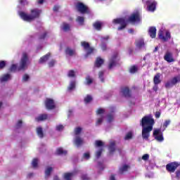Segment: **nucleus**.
Returning <instances> with one entry per match:
<instances>
[{"label": "nucleus", "instance_id": "1", "mask_svg": "<svg viewBox=\"0 0 180 180\" xmlns=\"http://www.w3.org/2000/svg\"><path fill=\"white\" fill-rule=\"evenodd\" d=\"M155 124V120L151 114L145 115L141 120L140 125L142 127V139L143 140H148L150 138V133L153 131V127Z\"/></svg>", "mask_w": 180, "mask_h": 180}, {"label": "nucleus", "instance_id": "2", "mask_svg": "<svg viewBox=\"0 0 180 180\" xmlns=\"http://www.w3.org/2000/svg\"><path fill=\"white\" fill-rule=\"evenodd\" d=\"M112 22L113 23H115V25H120V26L118 27L117 30H123V29H126L129 23H136V13H134L128 18H116V19H114Z\"/></svg>", "mask_w": 180, "mask_h": 180}, {"label": "nucleus", "instance_id": "3", "mask_svg": "<svg viewBox=\"0 0 180 180\" xmlns=\"http://www.w3.org/2000/svg\"><path fill=\"white\" fill-rule=\"evenodd\" d=\"M20 16L22 20L25 22H33V20L36 19H39L40 18V15H41V10L39 8H33L30 11V14H27L23 11L20 12Z\"/></svg>", "mask_w": 180, "mask_h": 180}, {"label": "nucleus", "instance_id": "4", "mask_svg": "<svg viewBox=\"0 0 180 180\" xmlns=\"http://www.w3.org/2000/svg\"><path fill=\"white\" fill-rule=\"evenodd\" d=\"M29 56H27V53H23L20 61L19 67L15 64H13L9 68V71L11 72H16V71H25V70H27Z\"/></svg>", "mask_w": 180, "mask_h": 180}, {"label": "nucleus", "instance_id": "5", "mask_svg": "<svg viewBox=\"0 0 180 180\" xmlns=\"http://www.w3.org/2000/svg\"><path fill=\"white\" fill-rule=\"evenodd\" d=\"M179 167H180L179 162H172L166 165V170L169 174H174L178 169Z\"/></svg>", "mask_w": 180, "mask_h": 180}, {"label": "nucleus", "instance_id": "6", "mask_svg": "<svg viewBox=\"0 0 180 180\" xmlns=\"http://www.w3.org/2000/svg\"><path fill=\"white\" fill-rule=\"evenodd\" d=\"M146 5L147 6V11L148 12H154L157 8V1L155 0H147Z\"/></svg>", "mask_w": 180, "mask_h": 180}, {"label": "nucleus", "instance_id": "7", "mask_svg": "<svg viewBox=\"0 0 180 180\" xmlns=\"http://www.w3.org/2000/svg\"><path fill=\"white\" fill-rule=\"evenodd\" d=\"M76 8L80 13H88L89 12L88 6H85L82 2H78L76 5Z\"/></svg>", "mask_w": 180, "mask_h": 180}, {"label": "nucleus", "instance_id": "8", "mask_svg": "<svg viewBox=\"0 0 180 180\" xmlns=\"http://www.w3.org/2000/svg\"><path fill=\"white\" fill-rule=\"evenodd\" d=\"M81 46L84 49V50H87L86 56H90V54H92L95 50L94 47H91L89 43L85 41L81 42Z\"/></svg>", "mask_w": 180, "mask_h": 180}, {"label": "nucleus", "instance_id": "9", "mask_svg": "<svg viewBox=\"0 0 180 180\" xmlns=\"http://www.w3.org/2000/svg\"><path fill=\"white\" fill-rule=\"evenodd\" d=\"M45 106L48 110H53L56 108V103L53 98H46L45 101Z\"/></svg>", "mask_w": 180, "mask_h": 180}, {"label": "nucleus", "instance_id": "10", "mask_svg": "<svg viewBox=\"0 0 180 180\" xmlns=\"http://www.w3.org/2000/svg\"><path fill=\"white\" fill-rule=\"evenodd\" d=\"M153 136L155 139L158 141H164V136H162V132L160 129H157L153 131Z\"/></svg>", "mask_w": 180, "mask_h": 180}, {"label": "nucleus", "instance_id": "11", "mask_svg": "<svg viewBox=\"0 0 180 180\" xmlns=\"http://www.w3.org/2000/svg\"><path fill=\"white\" fill-rule=\"evenodd\" d=\"M158 37L159 39L162 41H168L169 39H171V32L167 31L165 33V36H164L162 31H160L158 33Z\"/></svg>", "mask_w": 180, "mask_h": 180}, {"label": "nucleus", "instance_id": "12", "mask_svg": "<svg viewBox=\"0 0 180 180\" xmlns=\"http://www.w3.org/2000/svg\"><path fill=\"white\" fill-rule=\"evenodd\" d=\"M121 92H122L123 96H124V98H131V91L127 86L122 87L121 89Z\"/></svg>", "mask_w": 180, "mask_h": 180}, {"label": "nucleus", "instance_id": "13", "mask_svg": "<svg viewBox=\"0 0 180 180\" xmlns=\"http://www.w3.org/2000/svg\"><path fill=\"white\" fill-rule=\"evenodd\" d=\"M148 33L151 39L157 37V28L155 27H150Z\"/></svg>", "mask_w": 180, "mask_h": 180}, {"label": "nucleus", "instance_id": "14", "mask_svg": "<svg viewBox=\"0 0 180 180\" xmlns=\"http://www.w3.org/2000/svg\"><path fill=\"white\" fill-rule=\"evenodd\" d=\"M116 58H117V53H115L112 56L111 59L110 60V64L108 65L109 70H112L113 67H115L116 65Z\"/></svg>", "mask_w": 180, "mask_h": 180}, {"label": "nucleus", "instance_id": "15", "mask_svg": "<svg viewBox=\"0 0 180 180\" xmlns=\"http://www.w3.org/2000/svg\"><path fill=\"white\" fill-rule=\"evenodd\" d=\"M164 60L167 63H174L175 59L172 57V53L171 52H167L164 56Z\"/></svg>", "mask_w": 180, "mask_h": 180}, {"label": "nucleus", "instance_id": "16", "mask_svg": "<svg viewBox=\"0 0 180 180\" xmlns=\"http://www.w3.org/2000/svg\"><path fill=\"white\" fill-rule=\"evenodd\" d=\"M143 21V16L139 11L136 12V26H140Z\"/></svg>", "mask_w": 180, "mask_h": 180}, {"label": "nucleus", "instance_id": "17", "mask_svg": "<svg viewBox=\"0 0 180 180\" xmlns=\"http://www.w3.org/2000/svg\"><path fill=\"white\" fill-rule=\"evenodd\" d=\"M130 168L129 165H123L122 167H120L119 168V174H120V175H123V174H124V172H127V171H129Z\"/></svg>", "mask_w": 180, "mask_h": 180}, {"label": "nucleus", "instance_id": "18", "mask_svg": "<svg viewBox=\"0 0 180 180\" xmlns=\"http://www.w3.org/2000/svg\"><path fill=\"white\" fill-rule=\"evenodd\" d=\"M103 63H105V60H103V59H102L101 57H97L94 65L95 67H96V68H101Z\"/></svg>", "mask_w": 180, "mask_h": 180}, {"label": "nucleus", "instance_id": "19", "mask_svg": "<svg viewBox=\"0 0 180 180\" xmlns=\"http://www.w3.org/2000/svg\"><path fill=\"white\" fill-rule=\"evenodd\" d=\"M161 73H157L153 77L154 85H158L161 84Z\"/></svg>", "mask_w": 180, "mask_h": 180}, {"label": "nucleus", "instance_id": "20", "mask_svg": "<svg viewBox=\"0 0 180 180\" xmlns=\"http://www.w3.org/2000/svg\"><path fill=\"white\" fill-rule=\"evenodd\" d=\"M108 150L110 151V153L112 154L116 151V142L115 141H111L110 143V145L108 146Z\"/></svg>", "mask_w": 180, "mask_h": 180}, {"label": "nucleus", "instance_id": "21", "mask_svg": "<svg viewBox=\"0 0 180 180\" xmlns=\"http://www.w3.org/2000/svg\"><path fill=\"white\" fill-rule=\"evenodd\" d=\"M49 115L47 114H41L35 118L36 122H43L47 120Z\"/></svg>", "mask_w": 180, "mask_h": 180}, {"label": "nucleus", "instance_id": "22", "mask_svg": "<svg viewBox=\"0 0 180 180\" xmlns=\"http://www.w3.org/2000/svg\"><path fill=\"white\" fill-rule=\"evenodd\" d=\"M51 56V53H48L45 56L40 58L39 63L43 64V63H46V61H49V59L50 58Z\"/></svg>", "mask_w": 180, "mask_h": 180}, {"label": "nucleus", "instance_id": "23", "mask_svg": "<svg viewBox=\"0 0 180 180\" xmlns=\"http://www.w3.org/2000/svg\"><path fill=\"white\" fill-rule=\"evenodd\" d=\"M51 172H53V167H48L45 169V179H49L50 175H51Z\"/></svg>", "mask_w": 180, "mask_h": 180}, {"label": "nucleus", "instance_id": "24", "mask_svg": "<svg viewBox=\"0 0 180 180\" xmlns=\"http://www.w3.org/2000/svg\"><path fill=\"white\" fill-rule=\"evenodd\" d=\"M65 54L70 56V57H72V56H75V50L68 47L65 49Z\"/></svg>", "mask_w": 180, "mask_h": 180}, {"label": "nucleus", "instance_id": "25", "mask_svg": "<svg viewBox=\"0 0 180 180\" xmlns=\"http://www.w3.org/2000/svg\"><path fill=\"white\" fill-rule=\"evenodd\" d=\"M84 143V141L81 137L77 136L75 141V143L77 146V147H79L80 146H82V143Z\"/></svg>", "mask_w": 180, "mask_h": 180}, {"label": "nucleus", "instance_id": "26", "mask_svg": "<svg viewBox=\"0 0 180 180\" xmlns=\"http://www.w3.org/2000/svg\"><path fill=\"white\" fill-rule=\"evenodd\" d=\"M37 134L40 139H43L44 137V133L43 132V128L38 127L37 128Z\"/></svg>", "mask_w": 180, "mask_h": 180}, {"label": "nucleus", "instance_id": "27", "mask_svg": "<svg viewBox=\"0 0 180 180\" xmlns=\"http://www.w3.org/2000/svg\"><path fill=\"white\" fill-rule=\"evenodd\" d=\"M62 29L64 32H70L71 30V26L67 22H63Z\"/></svg>", "mask_w": 180, "mask_h": 180}, {"label": "nucleus", "instance_id": "28", "mask_svg": "<svg viewBox=\"0 0 180 180\" xmlns=\"http://www.w3.org/2000/svg\"><path fill=\"white\" fill-rule=\"evenodd\" d=\"M93 26L96 30H102V22L99 21H96L93 24Z\"/></svg>", "mask_w": 180, "mask_h": 180}, {"label": "nucleus", "instance_id": "29", "mask_svg": "<svg viewBox=\"0 0 180 180\" xmlns=\"http://www.w3.org/2000/svg\"><path fill=\"white\" fill-rule=\"evenodd\" d=\"M57 155H67V150H64L63 148H59L56 150Z\"/></svg>", "mask_w": 180, "mask_h": 180}, {"label": "nucleus", "instance_id": "30", "mask_svg": "<svg viewBox=\"0 0 180 180\" xmlns=\"http://www.w3.org/2000/svg\"><path fill=\"white\" fill-rule=\"evenodd\" d=\"M170 81H172V84H173V86L176 85V84L180 82V75L173 77Z\"/></svg>", "mask_w": 180, "mask_h": 180}, {"label": "nucleus", "instance_id": "31", "mask_svg": "<svg viewBox=\"0 0 180 180\" xmlns=\"http://www.w3.org/2000/svg\"><path fill=\"white\" fill-rule=\"evenodd\" d=\"M10 78H11V75H9V74L4 75L0 78V82H5L8 81V79H9Z\"/></svg>", "mask_w": 180, "mask_h": 180}, {"label": "nucleus", "instance_id": "32", "mask_svg": "<svg viewBox=\"0 0 180 180\" xmlns=\"http://www.w3.org/2000/svg\"><path fill=\"white\" fill-rule=\"evenodd\" d=\"M145 44H146L144 43V39H141L137 41L136 47H138L139 49H143V47H144Z\"/></svg>", "mask_w": 180, "mask_h": 180}, {"label": "nucleus", "instance_id": "33", "mask_svg": "<svg viewBox=\"0 0 180 180\" xmlns=\"http://www.w3.org/2000/svg\"><path fill=\"white\" fill-rule=\"evenodd\" d=\"M94 82V79L91 76L88 75L86 77V82H84L85 85H91Z\"/></svg>", "mask_w": 180, "mask_h": 180}, {"label": "nucleus", "instance_id": "34", "mask_svg": "<svg viewBox=\"0 0 180 180\" xmlns=\"http://www.w3.org/2000/svg\"><path fill=\"white\" fill-rule=\"evenodd\" d=\"M76 22L82 26L84 25V22H85V18H84L82 16H78L76 19Z\"/></svg>", "mask_w": 180, "mask_h": 180}, {"label": "nucleus", "instance_id": "35", "mask_svg": "<svg viewBox=\"0 0 180 180\" xmlns=\"http://www.w3.org/2000/svg\"><path fill=\"white\" fill-rule=\"evenodd\" d=\"M74 175L73 173L66 172L64 174V179L65 180H71V177Z\"/></svg>", "mask_w": 180, "mask_h": 180}, {"label": "nucleus", "instance_id": "36", "mask_svg": "<svg viewBox=\"0 0 180 180\" xmlns=\"http://www.w3.org/2000/svg\"><path fill=\"white\" fill-rule=\"evenodd\" d=\"M68 91H72V89H75V81H72L68 87Z\"/></svg>", "mask_w": 180, "mask_h": 180}, {"label": "nucleus", "instance_id": "37", "mask_svg": "<svg viewBox=\"0 0 180 180\" xmlns=\"http://www.w3.org/2000/svg\"><path fill=\"white\" fill-rule=\"evenodd\" d=\"M172 86H174V84H172V82L170 81H167L165 84V88H167V89L169 88H172Z\"/></svg>", "mask_w": 180, "mask_h": 180}, {"label": "nucleus", "instance_id": "38", "mask_svg": "<svg viewBox=\"0 0 180 180\" xmlns=\"http://www.w3.org/2000/svg\"><path fill=\"white\" fill-rule=\"evenodd\" d=\"M68 77H69V78H75V71L72 70H69L68 73Z\"/></svg>", "mask_w": 180, "mask_h": 180}, {"label": "nucleus", "instance_id": "39", "mask_svg": "<svg viewBox=\"0 0 180 180\" xmlns=\"http://www.w3.org/2000/svg\"><path fill=\"white\" fill-rule=\"evenodd\" d=\"M131 139H133V132L129 131L125 136L124 140H131Z\"/></svg>", "mask_w": 180, "mask_h": 180}, {"label": "nucleus", "instance_id": "40", "mask_svg": "<svg viewBox=\"0 0 180 180\" xmlns=\"http://www.w3.org/2000/svg\"><path fill=\"white\" fill-rule=\"evenodd\" d=\"M39 160L37 158H34L32 162L33 168H37Z\"/></svg>", "mask_w": 180, "mask_h": 180}, {"label": "nucleus", "instance_id": "41", "mask_svg": "<svg viewBox=\"0 0 180 180\" xmlns=\"http://www.w3.org/2000/svg\"><path fill=\"white\" fill-rule=\"evenodd\" d=\"M95 147H103V142L100 140L95 141Z\"/></svg>", "mask_w": 180, "mask_h": 180}, {"label": "nucleus", "instance_id": "42", "mask_svg": "<svg viewBox=\"0 0 180 180\" xmlns=\"http://www.w3.org/2000/svg\"><path fill=\"white\" fill-rule=\"evenodd\" d=\"M105 72L103 71H100L98 72V77L101 79V82H105V79H103V75Z\"/></svg>", "mask_w": 180, "mask_h": 180}, {"label": "nucleus", "instance_id": "43", "mask_svg": "<svg viewBox=\"0 0 180 180\" xmlns=\"http://www.w3.org/2000/svg\"><path fill=\"white\" fill-rule=\"evenodd\" d=\"M92 101V96L87 95L84 98L85 103H89Z\"/></svg>", "mask_w": 180, "mask_h": 180}, {"label": "nucleus", "instance_id": "44", "mask_svg": "<svg viewBox=\"0 0 180 180\" xmlns=\"http://www.w3.org/2000/svg\"><path fill=\"white\" fill-rule=\"evenodd\" d=\"M6 67V61L0 60V70H4Z\"/></svg>", "mask_w": 180, "mask_h": 180}, {"label": "nucleus", "instance_id": "45", "mask_svg": "<svg viewBox=\"0 0 180 180\" xmlns=\"http://www.w3.org/2000/svg\"><path fill=\"white\" fill-rule=\"evenodd\" d=\"M47 34H48L47 32H44L43 34L39 35V40H44V39L47 37Z\"/></svg>", "mask_w": 180, "mask_h": 180}, {"label": "nucleus", "instance_id": "46", "mask_svg": "<svg viewBox=\"0 0 180 180\" xmlns=\"http://www.w3.org/2000/svg\"><path fill=\"white\" fill-rule=\"evenodd\" d=\"M170 123H171V120H165V122L163 123L164 129H167L168 126H169Z\"/></svg>", "mask_w": 180, "mask_h": 180}, {"label": "nucleus", "instance_id": "47", "mask_svg": "<svg viewBox=\"0 0 180 180\" xmlns=\"http://www.w3.org/2000/svg\"><path fill=\"white\" fill-rule=\"evenodd\" d=\"M81 131H82V127H77L75 129V134H76V136H78V134H79V133H81Z\"/></svg>", "mask_w": 180, "mask_h": 180}, {"label": "nucleus", "instance_id": "48", "mask_svg": "<svg viewBox=\"0 0 180 180\" xmlns=\"http://www.w3.org/2000/svg\"><path fill=\"white\" fill-rule=\"evenodd\" d=\"M113 119H114V117H113V115L112 114H108V122L109 123L113 122Z\"/></svg>", "mask_w": 180, "mask_h": 180}, {"label": "nucleus", "instance_id": "49", "mask_svg": "<svg viewBox=\"0 0 180 180\" xmlns=\"http://www.w3.org/2000/svg\"><path fill=\"white\" fill-rule=\"evenodd\" d=\"M102 151H103V149L101 148L96 153V158H99L102 155Z\"/></svg>", "mask_w": 180, "mask_h": 180}, {"label": "nucleus", "instance_id": "50", "mask_svg": "<svg viewBox=\"0 0 180 180\" xmlns=\"http://www.w3.org/2000/svg\"><path fill=\"white\" fill-rule=\"evenodd\" d=\"M175 178L176 179H180V168L179 169H178L177 170H176L175 172Z\"/></svg>", "mask_w": 180, "mask_h": 180}, {"label": "nucleus", "instance_id": "51", "mask_svg": "<svg viewBox=\"0 0 180 180\" xmlns=\"http://www.w3.org/2000/svg\"><path fill=\"white\" fill-rule=\"evenodd\" d=\"M30 78V77L29 76V75L27 74H25L22 77V79L25 82H27V81H29V79Z\"/></svg>", "mask_w": 180, "mask_h": 180}, {"label": "nucleus", "instance_id": "52", "mask_svg": "<svg viewBox=\"0 0 180 180\" xmlns=\"http://www.w3.org/2000/svg\"><path fill=\"white\" fill-rule=\"evenodd\" d=\"M56 64V60H51L49 63L48 65L50 68H51Z\"/></svg>", "mask_w": 180, "mask_h": 180}, {"label": "nucleus", "instance_id": "53", "mask_svg": "<svg viewBox=\"0 0 180 180\" xmlns=\"http://www.w3.org/2000/svg\"><path fill=\"white\" fill-rule=\"evenodd\" d=\"M103 113H105V110L103 108H99L96 111V115H103Z\"/></svg>", "mask_w": 180, "mask_h": 180}, {"label": "nucleus", "instance_id": "54", "mask_svg": "<svg viewBox=\"0 0 180 180\" xmlns=\"http://www.w3.org/2000/svg\"><path fill=\"white\" fill-rule=\"evenodd\" d=\"M64 129V126L63 124H59L56 126L57 131H61V130Z\"/></svg>", "mask_w": 180, "mask_h": 180}, {"label": "nucleus", "instance_id": "55", "mask_svg": "<svg viewBox=\"0 0 180 180\" xmlns=\"http://www.w3.org/2000/svg\"><path fill=\"white\" fill-rule=\"evenodd\" d=\"M83 158H84L85 160H89V158H91V155L89 154V153H85L83 155Z\"/></svg>", "mask_w": 180, "mask_h": 180}, {"label": "nucleus", "instance_id": "56", "mask_svg": "<svg viewBox=\"0 0 180 180\" xmlns=\"http://www.w3.org/2000/svg\"><path fill=\"white\" fill-rule=\"evenodd\" d=\"M129 72L131 74H134L136 72V65H133L130 69H129Z\"/></svg>", "mask_w": 180, "mask_h": 180}, {"label": "nucleus", "instance_id": "57", "mask_svg": "<svg viewBox=\"0 0 180 180\" xmlns=\"http://www.w3.org/2000/svg\"><path fill=\"white\" fill-rule=\"evenodd\" d=\"M148 158H150L149 154H145L142 156V160H143V161H147Z\"/></svg>", "mask_w": 180, "mask_h": 180}, {"label": "nucleus", "instance_id": "58", "mask_svg": "<svg viewBox=\"0 0 180 180\" xmlns=\"http://www.w3.org/2000/svg\"><path fill=\"white\" fill-rule=\"evenodd\" d=\"M22 120H19L15 125L16 129H20V127H22Z\"/></svg>", "mask_w": 180, "mask_h": 180}, {"label": "nucleus", "instance_id": "59", "mask_svg": "<svg viewBox=\"0 0 180 180\" xmlns=\"http://www.w3.org/2000/svg\"><path fill=\"white\" fill-rule=\"evenodd\" d=\"M160 117H161V112L160 111H156L155 113V117L156 119H160Z\"/></svg>", "mask_w": 180, "mask_h": 180}, {"label": "nucleus", "instance_id": "60", "mask_svg": "<svg viewBox=\"0 0 180 180\" xmlns=\"http://www.w3.org/2000/svg\"><path fill=\"white\" fill-rule=\"evenodd\" d=\"M103 122V117L98 118L96 122V124L97 125L101 124Z\"/></svg>", "mask_w": 180, "mask_h": 180}, {"label": "nucleus", "instance_id": "61", "mask_svg": "<svg viewBox=\"0 0 180 180\" xmlns=\"http://www.w3.org/2000/svg\"><path fill=\"white\" fill-rule=\"evenodd\" d=\"M82 180H89V177L87 174H83L82 175Z\"/></svg>", "mask_w": 180, "mask_h": 180}, {"label": "nucleus", "instance_id": "62", "mask_svg": "<svg viewBox=\"0 0 180 180\" xmlns=\"http://www.w3.org/2000/svg\"><path fill=\"white\" fill-rule=\"evenodd\" d=\"M58 9H60V6H54L53 8V12H58Z\"/></svg>", "mask_w": 180, "mask_h": 180}, {"label": "nucleus", "instance_id": "63", "mask_svg": "<svg viewBox=\"0 0 180 180\" xmlns=\"http://www.w3.org/2000/svg\"><path fill=\"white\" fill-rule=\"evenodd\" d=\"M153 89L155 92H157V91H158V84H155Z\"/></svg>", "mask_w": 180, "mask_h": 180}, {"label": "nucleus", "instance_id": "64", "mask_svg": "<svg viewBox=\"0 0 180 180\" xmlns=\"http://www.w3.org/2000/svg\"><path fill=\"white\" fill-rule=\"evenodd\" d=\"M101 49L103 50V51H105V50H106V45L105 44H102Z\"/></svg>", "mask_w": 180, "mask_h": 180}]
</instances>
